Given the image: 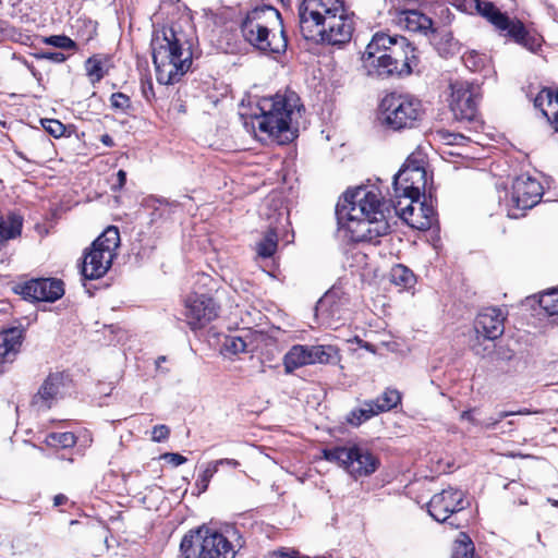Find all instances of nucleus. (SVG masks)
Segmentation results:
<instances>
[{
	"instance_id": "obj_1",
	"label": "nucleus",
	"mask_w": 558,
	"mask_h": 558,
	"mask_svg": "<svg viewBox=\"0 0 558 558\" xmlns=\"http://www.w3.org/2000/svg\"><path fill=\"white\" fill-rule=\"evenodd\" d=\"M383 206L376 191L366 187L347 191L336 207L338 225L353 242L378 244L379 238L390 229Z\"/></svg>"
},
{
	"instance_id": "obj_2",
	"label": "nucleus",
	"mask_w": 558,
	"mask_h": 558,
	"mask_svg": "<svg viewBox=\"0 0 558 558\" xmlns=\"http://www.w3.org/2000/svg\"><path fill=\"white\" fill-rule=\"evenodd\" d=\"M299 101L294 93L265 97L257 101L251 113L240 114L242 118H251V122L245 120L244 125L247 128L251 124L259 141L286 144L296 137L298 118L302 108Z\"/></svg>"
},
{
	"instance_id": "obj_3",
	"label": "nucleus",
	"mask_w": 558,
	"mask_h": 558,
	"mask_svg": "<svg viewBox=\"0 0 558 558\" xmlns=\"http://www.w3.org/2000/svg\"><path fill=\"white\" fill-rule=\"evenodd\" d=\"M366 75L388 78L409 75L418 64L416 49L403 36L376 33L362 56Z\"/></svg>"
},
{
	"instance_id": "obj_4",
	"label": "nucleus",
	"mask_w": 558,
	"mask_h": 558,
	"mask_svg": "<svg viewBox=\"0 0 558 558\" xmlns=\"http://www.w3.org/2000/svg\"><path fill=\"white\" fill-rule=\"evenodd\" d=\"M150 45L157 81L163 85L179 82L192 65V52L182 48L172 28L155 31Z\"/></svg>"
},
{
	"instance_id": "obj_5",
	"label": "nucleus",
	"mask_w": 558,
	"mask_h": 558,
	"mask_svg": "<svg viewBox=\"0 0 558 558\" xmlns=\"http://www.w3.org/2000/svg\"><path fill=\"white\" fill-rule=\"evenodd\" d=\"M424 113L420 99L401 93H389L378 107V121L388 131L400 132L416 126Z\"/></svg>"
},
{
	"instance_id": "obj_6",
	"label": "nucleus",
	"mask_w": 558,
	"mask_h": 558,
	"mask_svg": "<svg viewBox=\"0 0 558 558\" xmlns=\"http://www.w3.org/2000/svg\"><path fill=\"white\" fill-rule=\"evenodd\" d=\"M183 558H234L233 544L220 532L202 527L185 535L180 544Z\"/></svg>"
},
{
	"instance_id": "obj_7",
	"label": "nucleus",
	"mask_w": 558,
	"mask_h": 558,
	"mask_svg": "<svg viewBox=\"0 0 558 558\" xmlns=\"http://www.w3.org/2000/svg\"><path fill=\"white\" fill-rule=\"evenodd\" d=\"M120 244L117 227H108L85 252L81 274L84 279L93 280L107 274L116 257Z\"/></svg>"
},
{
	"instance_id": "obj_8",
	"label": "nucleus",
	"mask_w": 558,
	"mask_h": 558,
	"mask_svg": "<svg viewBox=\"0 0 558 558\" xmlns=\"http://www.w3.org/2000/svg\"><path fill=\"white\" fill-rule=\"evenodd\" d=\"M307 40L322 41L332 46H340L350 41L353 33V21L347 14L344 7L341 12H335L317 21V25H308L301 29Z\"/></svg>"
},
{
	"instance_id": "obj_9",
	"label": "nucleus",
	"mask_w": 558,
	"mask_h": 558,
	"mask_svg": "<svg viewBox=\"0 0 558 558\" xmlns=\"http://www.w3.org/2000/svg\"><path fill=\"white\" fill-rule=\"evenodd\" d=\"M324 458L343 466L355 478L368 476L379 466V460L367 448L359 445L325 449Z\"/></svg>"
},
{
	"instance_id": "obj_10",
	"label": "nucleus",
	"mask_w": 558,
	"mask_h": 558,
	"mask_svg": "<svg viewBox=\"0 0 558 558\" xmlns=\"http://www.w3.org/2000/svg\"><path fill=\"white\" fill-rule=\"evenodd\" d=\"M449 89L448 102L454 119L462 123H480V86L468 81H453Z\"/></svg>"
},
{
	"instance_id": "obj_11",
	"label": "nucleus",
	"mask_w": 558,
	"mask_h": 558,
	"mask_svg": "<svg viewBox=\"0 0 558 558\" xmlns=\"http://www.w3.org/2000/svg\"><path fill=\"white\" fill-rule=\"evenodd\" d=\"M395 196L404 197L417 203L425 193L427 172L416 160L408 159L404 166L393 177Z\"/></svg>"
},
{
	"instance_id": "obj_12",
	"label": "nucleus",
	"mask_w": 558,
	"mask_h": 558,
	"mask_svg": "<svg viewBox=\"0 0 558 558\" xmlns=\"http://www.w3.org/2000/svg\"><path fill=\"white\" fill-rule=\"evenodd\" d=\"M256 11L247 15L241 25V32L246 41L257 49L271 52L283 53L288 47V40L284 31L281 29L280 34H272L267 26L263 25L256 20Z\"/></svg>"
},
{
	"instance_id": "obj_13",
	"label": "nucleus",
	"mask_w": 558,
	"mask_h": 558,
	"mask_svg": "<svg viewBox=\"0 0 558 558\" xmlns=\"http://www.w3.org/2000/svg\"><path fill=\"white\" fill-rule=\"evenodd\" d=\"M542 196L543 186L536 179L527 175L518 177L512 183L508 217L517 219L523 216L525 210L539 203Z\"/></svg>"
},
{
	"instance_id": "obj_14",
	"label": "nucleus",
	"mask_w": 558,
	"mask_h": 558,
	"mask_svg": "<svg viewBox=\"0 0 558 558\" xmlns=\"http://www.w3.org/2000/svg\"><path fill=\"white\" fill-rule=\"evenodd\" d=\"M219 305L205 293L193 292L185 300V318L192 329L206 326L218 316Z\"/></svg>"
},
{
	"instance_id": "obj_15",
	"label": "nucleus",
	"mask_w": 558,
	"mask_h": 558,
	"mask_svg": "<svg viewBox=\"0 0 558 558\" xmlns=\"http://www.w3.org/2000/svg\"><path fill=\"white\" fill-rule=\"evenodd\" d=\"M464 493L452 487L442 489L435 494L427 505L428 513L438 522H447L452 526H458L451 521V514L464 509Z\"/></svg>"
},
{
	"instance_id": "obj_16",
	"label": "nucleus",
	"mask_w": 558,
	"mask_h": 558,
	"mask_svg": "<svg viewBox=\"0 0 558 558\" xmlns=\"http://www.w3.org/2000/svg\"><path fill=\"white\" fill-rule=\"evenodd\" d=\"M20 293L32 302H54L64 294L63 282L54 278L32 279L21 286Z\"/></svg>"
},
{
	"instance_id": "obj_17",
	"label": "nucleus",
	"mask_w": 558,
	"mask_h": 558,
	"mask_svg": "<svg viewBox=\"0 0 558 558\" xmlns=\"http://www.w3.org/2000/svg\"><path fill=\"white\" fill-rule=\"evenodd\" d=\"M344 7L341 0H303L299 8L300 29H307L308 25H317L324 15L341 12Z\"/></svg>"
},
{
	"instance_id": "obj_18",
	"label": "nucleus",
	"mask_w": 558,
	"mask_h": 558,
	"mask_svg": "<svg viewBox=\"0 0 558 558\" xmlns=\"http://www.w3.org/2000/svg\"><path fill=\"white\" fill-rule=\"evenodd\" d=\"M505 313L497 307H487L475 319V331L487 340H496L505 331Z\"/></svg>"
},
{
	"instance_id": "obj_19",
	"label": "nucleus",
	"mask_w": 558,
	"mask_h": 558,
	"mask_svg": "<svg viewBox=\"0 0 558 558\" xmlns=\"http://www.w3.org/2000/svg\"><path fill=\"white\" fill-rule=\"evenodd\" d=\"M64 387V375L63 373H50L38 391L33 397L32 404L39 411H47L51 409L53 403L58 400L61 395V390Z\"/></svg>"
},
{
	"instance_id": "obj_20",
	"label": "nucleus",
	"mask_w": 558,
	"mask_h": 558,
	"mask_svg": "<svg viewBox=\"0 0 558 558\" xmlns=\"http://www.w3.org/2000/svg\"><path fill=\"white\" fill-rule=\"evenodd\" d=\"M24 148L29 156H26L22 150L15 147L14 153L16 156L27 162L39 163L49 155L52 148V142L37 130L25 138Z\"/></svg>"
},
{
	"instance_id": "obj_21",
	"label": "nucleus",
	"mask_w": 558,
	"mask_h": 558,
	"mask_svg": "<svg viewBox=\"0 0 558 558\" xmlns=\"http://www.w3.org/2000/svg\"><path fill=\"white\" fill-rule=\"evenodd\" d=\"M416 204L417 206H414L410 201L409 205L401 207L400 217L420 230L430 229L437 222L435 209L426 203Z\"/></svg>"
},
{
	"instance_id": "obj_22",
	"label": "nucleus",
	"mask_w": 558,
	"mask_h": 558,
	"mask_svg": "<svg viewBox=\"0 0 558 558\" xmlns=\"http://www.w3.org/2000/svg\"><path fill=\"white\" fill-rule=\"evenodd\" d=\"M344 302L338 296L336 291H328L316 304V316L329 326L344 319Z\"/></svg>"
},
{
	"instance_id": "obj_23",
	"label": "nucleus",
	"mask_w": 558,
	"mask_h": 558,
	"mask_svg": "<svg viewBox=\"0 0 558 558\" xmlns=\"http://www.w3.org/2000/svg\"><path fill=\"white\" fill-rule=\"evenodd\" d=\"M471 8L485 17L501 35L509 27L510 19L502 13L493 2L488 0H465Z\"/></svg>"
},
{
	"instance_id": "obj_24",
	"label": "nucleus",
	"mask_w": 558,
	"mask_h": 558,
	"mask_svg": "<svg viewBox=\"0 0 558 558\" xmlns=\"http://www.w3.org/2000/svg\"><path fill=\"white\" fill-rule=\"evenodd\" d=\"M501 35L511 38L514 43L532 52L537 51L542 46V37L530 33L524 24L515 19L511 20L509 27Z\"/></svg>"
},
{
	"instance_id": "obj_25",
	"label": "nucleus",
	"mask_w": 558,
	"mask_h": 558,
	"mask_svg": "<svg viewBox=\"0 0 558 558\" xmlns=\"http://www.w3.org/2000/svg\"><path fill=\"white\" fill-rule=\"evenodd\" d=\"M310 345L295 344L283 356V366L287 374L295 369L312 365Z\"/></svg>"
},
{
	"instance_id": "obj_26",
	"label": "nucleus",
	"mask_w": 558,
	"mask_h": 558,
	"mask_svg": "<svg viewBox=\"0 0 558 558\" xmlns=\"http://www.w3.org/2000/svg\"><path fill=\"white\" fill-rule=\"evenodd\" d=\"M399 22L409 32L426 33L430 29L432 20L417 10H405L400 13Z\"/></svg>"
},
{
	"instance_id": "obj_27",
	"label": "nucleus",
	"mask_w": 558,
	"mask_h": 558,
	"mask_svg": "<svg viewBox=\"0 0 558 558\" xmlns=\"http://www.w3.org/2000/svg\"><path fill=\"white\" fill-rule=\"evenodd\" d=\"M312 364H338L341 361L340 351L336 345H310Z\"/></svg>"
},
{
	"instance_id": "obj_28",
	"label": "nucleus",
	"mask_w": 558,
	"mask_h": 558,
	"mask_svg": "<svg viewBox=\"0 0 558 558\" xmlns=\"http://www.w3.org/2000/svg\"><path fill=\"white\" fill-rule=\"evenodd\" d=\"M379 412L376 410L372 400H365L361 403L360 407L351 410L345 417V421L349 425L353 427H359L366 421L372 417L378 415Z\"/></svg>"
},
{
	"instance_id": "obj_29",
	"label": "nucleus",
	"mask_w": 558,
	"mask_h": 558,
	"mask_svg": "<svg viewBox=\"0 0 558 558\" xmlns=\"http://www.w3.org/2000/svg\"><path fill=\"white\" fill-rule=\"evenodd\" d=\"M534 106L539 108L542 113L550 121L551 110L558 109V92L554 93L549 88L542 89L534 99Z\"/></svg>"
},
{
	"instance_id": "obj_30",
	"label": "nucleus",
	"mask_w": 558,
	"mask_h": 558,
	"mask_svg": "<svg viewBox=\"0 0 558 558\" xmlns=\"http://www.w3.org/2000/svg\"><path fill=\"white\" fill-rule=\"evenodd\" d=\"M452 558H480L471 537L460 532L452 546Z\"/></svg>"
},
{
	"instance_id": "obj_31",
	"label": "nucleus",
	"mask_w": 558,
	"mask_h": 558,
	"mask_svg": "<svg viewBox=\"0 0 558 558\" xmlns=\"http://www.w3.org/2000/svg\"><path fill=\"white\" fill-rule=\"evenodd\" d=\"M390 281L403 289L414 286L416 279L413 271L404 265L397 264L390 270Z\"/></svg>"
},
{
	"instance_id": "obj_32",
	"label": "nucleus",
	"mask_w": 558,
	"mask_h": 558,
	"mask_svg": "<svg viewBox=\"0 0 558 558\" xmlns=\"http://www.w3.org/2000/svg\"><path fill=\"white\" fill-rule=\"evenodd\" d=\"M373 404L379 413L390 411L401 401V395L397 389L387 388L376 399H372Z\"/></svg>"
},
{
	"instance_id": "obj_33",
	"label": "nucleus",
	"mask_w": 558,
	"mask_h": 558,
	"mask_svg": "<svg viewBox=\"0 0 558 558\" xmlns=\"http://www.w3.org/2000/svg\"><path fill=\"white\" fill-rule=\"evenodd\" d=\"M278 234L274 229H269L263 239L256 244V253L262 258L271 257L277 251Z\"/></svg>"
},
{
	"instance_id": "obj_34",
	"label": "nucleus",
	"mask_w": 558,
	"mask_h": 558,
	"mask_svg": "<svg viewBox=\"0 0 558 558\" xmlns=\"http://www.w3.org/2000/svg\"><path fill=\"white\" fill-rule=\"evenodd\" d=\"M46 444L52 447L71 448L76 444V436L71 432L51 433L46 437Z\"/></svg>"
},
{
	"instance_id": "obj_35",
	"label": "nucleus",
	"mask_w": 558,
	"mask_h": 558,
	"mask_svg": "<svg viewBox=\"0 0 558 558\" xmlns=\"http://www.w3.org/2000/svg\"><path fill=\"white\" fill-rule=\"evenodd\" d=\"M222 350L227 354H239L247 351V342L246 340L241 336H226L225 340L222 342Z\"/></svg>"
},
{
	"instance_id": "obj_36",
	"label": "nucleus",
	"mask_w": 558,
	"mask_h": 558,
	"mask_svg": "<svg viewBox=\"0 0 558 558\" xmlns=\"http://www.w3.org/2000/svg\"><path fill=\"white\" fill-rule=\"evenodd\" d=\"M539 306L549 316H558V290H551L543 293L539 298Z\"/></svg>"
},
{
	"instance_id": "obj_37",
	"label": "nucleus",
	"mask_w": 558,
	"mask_h": 558,
	"mask_svg": "<svg viewBox=\"0 0 558 558\" xmlns=\"http://www.w3.org/2000/svg\"><path fill=\"white\" fill-rule=\"evenodd\" d=\"M85 70L93 83L99 82L105 76L102 61L96 56L86 60Z\"/></svg>"
},
{
	"instance_id": "obj_38",
	"label": "nucleus",
	"mask_w": 558,
	"mask_h": 558,
	"mask_svg": "<svg viewBox=\"0 0 558 558\" xmlns=\"http://www.w3.org/2000/svg\"><path fill=\"white\" fill-rule=\"evenodd\" d=\"M218 472L213 461L208 462L201 474H198L195 482V487L198 489L197 494H202L207 490L208 485L213 476Z\"/></svg>"
},
{
	"instance_id": "obj_39",
	"label": "nucleus",
	"mask_w": 558,
	"mask_h": 558,
	"mask_svg": "<svg viewBox=\"0 0 558 558\" xmlns=\"http://www.w3.org/2000/svg\"><path fill=\"white\" fill-rule=\"evenodd\" d=\"M43 41L46 45H50L56 48H60V49H64V50L76 49V43L65 35H52V36L44 37Z\"/></svg>"
},
{
	"instance_id": "obj_40",
	"label": "nucleus",
	"mask_w": 558,
	"mask_h": 558,
	"mask_svg": "<svg viewBox=\"0 0 558 558\" xmlns=\"http://www.w3.org/2000/svg\"><path fill=\"white\" fill-rule=\"evenodd\" d=\"M41 125L47 133L56 138L62 136L65 132L64 124L54 119H44L41 120Z\"/></svg>"
},
{
	"instance_id": "obj_41",
	"label": "nucleus",
	"mask_w": 558,
	"mask_h": 558,
	"mask_svg": "<svg viewBox=\"0 0 558 558\" xmlns=\"http://www.w3.org/2000/svg\"><path fill=\"white\" fill-rule=\"evenodd\" d=\"M462 60L464 65L472 71H476L483 63V57L475 51L464 53Z\"/></svg>"
},
{
	"instance_id": "obj_42",
	"label": "nucleus",
	"mask_w": 558,
	"mask_h": 558,
	"mask_svg": "<svg viewBox=\"0 0 558 558\" xmlns=\"http://www.w3.org/2000/svg\"><path fill=\"white\" fill-rule=\"evenodd\" d=\"M154 203H155V206H154V211L151 214L153 215L151 221H154L157 218H162L166 213L170 214L172 207H174V205L170 204L166 199H156Z\"/></svg>"
},
{
	"instance_id": "obj_43",
	"label": "nucleus",
	"mask_w": 558,
	"mask_h": 558,
	"mask_svg": "<svg viewBox=\"0 0 558 558\" xmlns=\"http://www.w3.org/2000/svg\"><path fill=\"white\" fill-rule=\"evenodd\" d=\"M111 107L119 110H125L131 106L130 98L123 93H113L110 97Z\"/></svg>"
},
{
	"instance_id": "obj_44",
	"label": "nucleus",
	"mask_w": 558,
	"mask_h": 558,
	"mask_svg": "<svg viewBox=\"0 0 558 558\" xmlns=\"http://www.w3.org/2000/svg\"><path fill=\"white\" fill-rule=\"evenodd\" d=\"M21 34L9 23L0 20V40H16Z\"/></svg>"
},
{
	"instance_id": "obj_45",
	"label": "nucleus",
	"mask_w": 558,
	"mask_h": 558,
	"mask_svg": "<svg viewBox=\"0 0 558 558\" xmlns=\"http://www.w3.org/2000/svg\"><path fill=\"white\" fill-rule=\"evenodd\" d=\"M170 428L165 424H159L153 427L151 440L155 442H162L168 439Z\"/></svg>"
},
{
	"instance_id": "obj_46",
	"label": "nucleus",
	"mask_w": 558,
	"mask_h": 558,
	"mask_svg": "<svg viewBox=\"0 0 558 558\" xmlns=\"http://www.w3.org/2000/svg\"><path fill=\"white\" fill-rule=\"evenodd\" d=\"M36 59L49 60L53 63H62L66 60V56L62 52L41 51L34 54Z\"/></svg>"
},
{
	"instance_id": "obj_47",
	"label": "nucleus",
	"mask_w": 558,
	"mask_h": 558,
	"mask_svg": "<svg viewBox=\"0 0 558 558\" xmlns=\"http://www.w3.org/2000/svg\"><path fill=\"white\" fill-rule=\"evenodd\" d=\"M162 459L171 463L173 466H179L187 461V459L180 454L174 452H167L162 456Z\"/></svg>"
},
{
	"instance_id": "obj_48",
	"label": "nucleus",
	"mask_w": 558,
	"mask_h": 558,
	"mask_svg": "<svg viewBox=\"0 0 558 558\" xmlns=\"http://www.w3.org/2000/svg\"><path fill=\"white\" fill-rule=\"evenodd\" d=\"M213 463L215 464L217 470H219L220 466H228L231 469H236L238 466H240V462L238 460L229 458L215 460L213 461Z\"/></svg>"
},
{
	"instance_id": "obj_49",
	"label": "nucleus",
	"mask_w": 558,
	"mask_h": 558,
	"mask_svg": "<svg viewBox=\"0 0 558 558\" xmlns=\"http://www.w3.org/2000/svg\"><path fill=\"white\" fill-rule=\"evenodd\" d=\"M526 413H529V412L527 411H518V412L502 411L498 414V417L490 424V426H495L497 423L501 422L504 418H506L508 416L515 415V414H526Z\"/></svg>"
},
{
	"instance_id": "obj_50",
	"label": "nucleus",
	"mask_w": 558,
	"mask_h": 558,
	"mask_svg": "<svg viewBox=\"0 0 558 558\" xmlns=\"http://www.w3.org/2000/svg\"><path fill=\"white\" fill-rule=\"evenodd\" d=\"M143 95L147 100L154 96L153 84L150 82L147 83V86L143 85Z\"/></svg>"
},
{
	"instance_id": "obj_51",
	"label": "nucleus",
	"mask_w": 558,
	"mask_h": 558,
	"mask_svg": "<svg viewBox=\"0 0 558 558\" xmlns=\"http://www.w3.org/2000/svg\"><path fill=\"white\" fill-rule=\"evenodd\" d=\"M118 178V187L121 189L126 182V172L124 170H119L117 173Z\"/></svg>"
},
{
	"instance_id": "obj_52",
	"label": "nucleus",
	"mask_w": 558,
	"mask_h": 558,
	"mask_svg": "<svg viewBox=\"0 0 558 558\" xmlns=\"http://www.w3.org/2000/svg\"><path fill=\"white\" fill-rule=\"evenodd\" d=\"M267 558H294V555L284 551H274Z\"/></svg>"
},
{
	"instance_id": "obj_53",
	"label": "nucleus",
	"mask_w": 558,
	"mask_h": 558,
	"mask_svg": "<svg viewBox=\"0 0 558 558\" xmlns=\"http://www.w3.org/2000/svg\"><path fill=\"white\" fill-rule=\"evenodd\" d=\"M100 142L106 145L107 147H113L114 142L113 138L109 134H102L100 136Z\"/></svg>"
},
{
	"instance_id": "obj_54",
	"label": "nucleus",
	"mask_w": 558,
	"mask_h": 558,
	"mask_svg": "<svg viewBox=\"0 0 558 558\" xmlns=\"http://www.w3.org/2000/svg\"><path fill=\"white\" fill-rule=\"evenodd\" d=\"M68 501V497L63 494H58L53 498V505L56 507H59L61 505H64Z\"/></svg>"
},
{
	"instance_id": "obj_55",
	"label": "nucleus",
	"mask_w": 558,
	"mask_h": 558,
	"mask_svg": "<svg viewBox=\"0 0 558 558\" xmlns=\"http://www.w3.org/2000/svg\"><path fill=\"white\" fill-rule=\"evenodd\" d=\"M551 117H553V119L549 122L551 124H554L556 131H558V109L557 110H551Z\"/></svg>"
},
{
	"instance_id": "obj_56",
	"label": "nucleus",
	"mask_w": 558,
	"mask_h": 558,
	"mask_svg": "<svg viewBox=\"0 0 558 558\" xmlns=\"http://www.w3.org/2000/svg\"><path fill=\"white\" fill-rule=\"evenodd\" d=\"M461 418L473 421L472 411H463L461 414Z\"/></svg>"
},
{
	"instance_id": "obj_57",
	"label": "nucleus",
	"mask_w": 558,
	"mask_h": 558,
	"mask_svg": "<svg viewBox=\"0 0 558 558\" xmlns=\"http://www.w3.org/2000/svg\"><path fill=\"white\" fill-rule=\"evenodd\" d=\"M166 361V357L165 356H159L157 360H156V365L157 367H159L160 363H163Z\"/></svg>"
},
{
	"instance_id": "obj_58",
	"label": "nucleus",
	"mask_w": 558,
	"mask_h": 558,
	"mask_svg": "<svg viewBox=\"0 0 558 558\" xmlns=\"http://www.w3.org/2000/svg\"><path fill=\"white\" fill-rule=\"evenodd\" d=\"M553 505H554V506H556V507H558V500H554V501H553Z\"/></svg>"
},
{
	"instance_id": "obj_59",
	"label": "nucleus",
	"mask_w": 558,
	"mask_h": 558,
	"mask_svg": "<svg viewBox=\"0 0 558 558\" xmlns=\"http://www.w3.org/2000/svg\"><path fill=\"white\" fill-rule=\"evenodd\" d=\"M202 277H203V279H209V277L205 276V275H203Z\"/></svg>"
},
{
	"instance_id": "obj_60",
	"label": "nucleus",
	"mask_w": 558,
	"mask_h": 558,
	"mask_svg": "<svg viewBox=\"0 0 558 558\" xmlns=\"http://www.w3.org/2000/svg\"><path fill=\"white\" fill-rule=\"evenodd\" d=\"M75 523H77V521H76V520H72V521H71V524H75Z\"/></svg>"
}]
</instances>
